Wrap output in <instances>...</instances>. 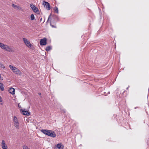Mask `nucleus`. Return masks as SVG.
<instances>
[{
  "label": "nucleus",
  "mask_w": 149,
  "mask_h": 149,
  "mask_svg": "<svg viewBox=\"0 0 149 149\" xmlns=\"http://www.w3.org/2000/svg\"><path fill=\"white\" fill-rule=\"evenodd\" d=\"M9 67L15 74L19 76L22 75V74L21 71L12 65H9Z\"/></svg>",
  "instance_id": "obj_1"
},
{
  "label": "nucleus",
  "mask_w": 149,
  "mask_h": 149,
  "mask_svg": "<svg viewBox=\"0 0 149 149\" xmlns=\"http://www.w3.org/2000/svg\"><path fill=\"white\" fill-rule=\"evenodd\" d=\"M13 122L15 128L19 129V124L17 117L15 116L13 117Z\"/></svg>",
  "instance_id": "obj_2"
},
{
  "label": "nucleus",
  "mask_w": 149,
  "mask_h": 149,
  "mask_svg": "<svg viewBox=\"0 0 149 149\" xmlns=\"http://www.w3.org/2000/svg\"><path fill=\"white\" fill-rule=\"evenodd\" d=\"M2 49L4 50L7 52H14V50L7 45L4 44Z\"/></svg>",
  "instance_id": "obj_3"
},
{
  "label": "nucleus",
  "mask_w": 149,
  "mask_h": 149,
  "mask_svg": "<svg viewBox=\"0 0 149 149\" xmlns=\"http://www.w3.org/2000/svg\"><path fill=\"white\" fill-rule=\"evenodd\" d=\"M30 6L32 8V10L33 11V12H34L37 14H39L40 13L39 11L38 8L37 7H36L34 5H33V4H30Z\"/></svg>",
  "instance_id": "obj_4"
},
{
  "label": "nucleus",
  "mask_w": 149,
  "mask_h": 149,
  "mask_svg": "<svg viewBox=\"0 0 149 149\" xmlns=\"http://www.w3.org/2000/svg\"><path fill=\"white\" fill-rule=\"evenodd\" d=\"M47 135L53 137H55L56 136V134L54 131L50 130H48Z\"/></svg>",
  "instance_id": "obj_5"
},
{
  "label": "nucleus",
  "mask_w": 149,
  "mask_h": 149,
  "mask_svg": "<svg viewBox=\"0 0 149 149\" xmlns=\"http://www.w3.org/2000/svg\"><path fill=\"white\" fill-rule=\"evenodd\" d=\"M23 40L25 44L28 47H31V44L30 43V42L27 39L25 38H23Z\"/></svg>",
  "instance_id": "obj_6"
},
{
  "label": "nucleus",
  "mask_w": 149,
  "mask_h": 149,
  "mask_svg": "<svg viewBox=\"0 0 149 149\" xmlns=\"http://www.w3.org/2000/svg\"><path fill=\"white\" fill-rule=\"evenodd\" d=\"M43 4L45 7L48 10H50V6L49 3L47 2L44 1Z\"/></svg>",
  "instance_id": "obj_7"
},
{
  "label": "nucleus",
  "mask_w": 149,
  "mask_h": 149,
  "mask_svg": "<svg viewBox=\"0 0 149 149\" xmlns=\"http://www.w3.org/2000/svg\"><path fill=\"white\" fill-rule=\"evenodd\" d=\"M47 39L45 38H43L40 40V45H45L47 44Z\"/></svg>",
  "instance_id": "obj_8"
},
{
  "label": "nucleus",
  "mask_w": 149,
  "mask_h": 149,
  "mask_svg": "<svg viewBox=\"0 0 149 149\" xmlns=\"http://www.w3.org/2000/svg\"><path fill=\"white\" fill-rule=\"evenodd\" d=\"M2 148L3 149H7V146L4 140H2L1 142Z\"/></svg>",
  "instance_id": "obj_9"
},
{
  "label": "nucleus",
  "mask_w": 149,
  "mask_h": 149,
  "mask_svg": "<svg viewBox=\"0 0 149 149\" xmlns=\"http://www.w3.org/2000/svg\"><path fill=\"white\" fill-rule=\"evenodd\" d=\"M22 111L23 112V114L25 115L29 116L30 114V113L27 111H25V109H22Z\"/></svg>",
  "instance_id": "obj_10"
},
{
  "label": "nucleus",
  "mask_w": 149,
  "mask_h": 149,
  "mask_svg": "<svg viewBox=\"0 0 149 149\" xmlns=\"http://www.w3.org/2000/svg\"><path fill=\"white\" fill-rule=\"evenodd\" d=\"M9 93L12 94L13 95L15 94V90L13 88H10L8 90Z\"/></svg>",
  "instance_id": "obj_11"
},
{
  "label": "nucleus",
  "mask_w": 149,
  "mask_h": 149,
  "mask_svg": "<svg viewBox=\"0 0 149 149\" xmlns=\"http://www.w3.org/2000/svg\"><path fill=\"white\" fill-rule=\"evenodd\" d=\"M56 147L58 149H63V146L61 143H58L56 145Z\"/></svg>",
  "instance_id": "obj_12"
},
{
  "label": "nucleus",
  "mask_w": 149,
  "mask_h": 149,
  "mask_svg": "<svg viewBox=\"0 0 149 149\" xmlns=\"http://www.w3.org/2000/svg\"><path fill=\"white\" fill-rule=\"evenodd\" d=\"M12 5V6H13L15 9H17L19 10H20L21 9V8L20 7L15 5L14 4H13Z\"/></svg>",
  "instance_id": "obj_13"
},
{
  "label": "nucleus",
  "mask_w": 149,
  "mask_h": 149,
  "mask_svg": "<svg viewBox=\"0 0 149 149\" xmlns=\"http://www.w3.org/2000/svg\"><path fill=\"white\" fill-rule=\"evenodd\" d=\"M48 130H41V131L44 134L47 135Z\"/></svg>",
  "instance_id": "obj_14"
},
{
  "label": "nucleus",
  "mask_w": 149,
  "mask_h": 149,
  "mask_svg": "<svg viewBox=\"0 0 149 149\" xmlns=\"http://www.w3.org/2000/svg\"><path fill=\"white\" fill-rule=\"evenodd\" d=\"M0 89L1 90L3 91L4 90L3 85L2 83H0Z\"/></svg>",
  "instance_id": "obj_15"
},
{
  "label": "nucleus",
  "mask_w": 149,
  "mask_h": 149,
  "mask_svg": "<svg viewBox=\"0 0 149 149\" xmlns=\"http://www.w3.org/2000/svg\"><path fill=\"white\" fill-rule=\"evenodd\" d=\"M51 49V47L50 46H48L46 47L45 50L48 52Z\"/></svg>",
  "instance_id": "obj_16"
},
{
  "label": "nucleus",
  "mask_w": 149,
  "mask_h": 149,
  "mask_svg": "<svg viewBox=\"0 0 149 149\" xmlns=\"http://www.w3.org/2000/svg\"><path fill=\"white\" fill-rule=\"evenodd\" d=\"M35 19L34 15L33 14H32L31 15V20H33Z\"/></svg>",
  "instance_id": "obj_17"
},
{
  "label": "nucleus",
  "mask_w": 149,
  "mask_h": 149,
  "mask_svg": "<svg viewBox=\"0 0 149 149\" xmlns=\"http://www.w3.org/2000/svg\"><path fill=\"white\" fill-rule=\"evenodd\" d=\"M54 10L56 13L57 14L58 13V10L57 7H56L55 8H54Z\"/></svg>",
  "instance_id": "obj_18"
},
{
  "label": "nucleus",
  "mask_w": 149,
  "mask_h": 149,
  "mask_svg": "<svg viewBox=\"0 0 149 149\" xmlns=\"http://www.w3.org/2000/svg\"><path fill=\"white\" fill-rule=\"evenodd\" d=\"M4 45V44L3 43L0 42V47L2 49H3V47Z\"/></svg>",
  "instance_id": "obj_19"
},
{
  "label": "nucleus",
  "mask_w": 149,
  "mask_h": 149,
  "mask_svg": "<svg viewBox=\"0 0 149 149\" xmlns=\"http://www.w3.org/2000/svg\"><path fill=\"white\" fill-rule=\"evenodd\" d=\"M0 67L4 69L5 68L4 65L1 63L0 62Z\"/></svg>",
  "instance_id": "obj_20"
},
{
  "label": "nucleus",
  "mask_w": 149,
  "mask_h": 149,
  "mask_svg": "<svg viewBox=\"0 0 149 149\" xmlns=\"http://www.w3.org/2000/svg\"><path fill=\"white\" fill-rule=\"evenodd\" d=\"M23 149H30L27 146H23Z\"/></svg>",
  "instance_id": "obj_21"
},
{
  "label": "nucleus",
  "mask_w": 149,
  "mask_h": 149,
  "mask_svg": "<svg viewBox=\"0 0 149 149\" xmlns=\"http://www.w3.org/2000/svg\"><path fill=\"white\" fill-rule=\"evenodd\" d=\"M50 25L51 26H52L53 28H56V27L55 26H54L53 25H52L51 24V22H50Z\"/></svg>",
  "instance_id": "obj_22"
},
{
  "label": "nucleus",
  "mask_w": 149,
  "mask_h": 149,
  "mask_svg": "<svg viewBox=\"0 0 149 149\" xmlns=\"http://www.w3.org/2000/svg\"><path fill=\"white\" fill-rule=\"evenodd\" d=\"M2 102V100H1V97L0 96V102ZM3 103H0V104H1V105H2L3 104Z\"/></svg>",
  "instance_id": "obj_23"
},
{
  "label": "nucleus",
  "mask_w": 149,
  "mask_h": 149,
  "mask_svg": "<svg viewBox=\"0 0 149 149\" xmlns=\"http://www.w3.org/2000/svg\"><path fill=\"white\" fill-rule=\"evenodd\" d=\"M51 14H50V15H49V17H48V20H47V22L49 20V18H50V16H51Z\"/></svg>",
  "instance_id": "obj_24"
},
{
  "label": "nucleus",
  "mask_w": 149,
  "mask_h": 149,
  "mask_svg": "<svg viewBox=\"0 0 149 149\" xmlns=\"http://www.w3.org/2000/svg\"><path fill=\"white\" fill-rule=\"evenodd\" d=\"M3 78L1 77V75L0 74V80H3Z\"/></svg>",
  "instance_id": "obj_25"
},
{
  "label": "nucleus",
  "mask_w": 149,
  "mask_h": 149,
  "mask_svg": "<svg viewBox=\"0 0 149 149\" xmlns=\"http://www.w3.org/2000/svg\"><path fill=\"white\" fill-rule=\"evenodd\" d=\"M18 107L19 108H21V105H20L19 104H18Z\"/></svg>",
  "instance_id": "obj_26"
},
{
  "label": "nucleus",
  "mask_w": 149,
  "mask_h": 149,
  "mask_svg": "<svg viewBox=\"0 0 149 149\" xmlns=\"http://www.w3.org/2000/svg\"><path fill=\"white\" fill-rule=\"evenodd\" d=\"M62 111L64 112V113L65 112V110H62Z\"/></svg>",
  "instance_id": "obj_27"
},
{
  "label": "nucleus",
  "mask_w": 149,
  "mask_h": 149,
  "mask_svg": "<svg viewBox=\"0 0 149 149\" xmlns=\"http://www.w3.org/2000/svg\"><path fill=\"white\" fill-rule=\"evenodd\" d=\"M42 19V18H41L40 19V22H41V21Z\"/></svg>",
  "instance_id": "obj_28"
},
{
  "label": "nucleus",
  "mask_w": 149,
  "mask_h": 149,
  "mask_svg": "<svg viewBox=\"0 0 149 149\" xmlns=\"http://www.w3.org/2000/svg\"><path fill=\"white\" fill-rule=\"evenodd\" d=\"M137 108H138V107H135L134 108V109H136Z\"/></svg>",
  "instance_id": "obj_29"
},
{
  "label": "nucleus",
  "mask_w": 149,
  "mask_h": 149,
  "mask_svg": "<svg viewBox=\"0 0 149 149\" xmlns=\"http://www.w3.org/2000/svg\"><path fill=\"white\" fill-rule=\"evenodd\" d=\"M39 95H41V93H38Z\"/></svg>",
  "instance_id": "obj_30"
},
{
  "label": "nucleus",
  "mask_w": 149,
  "mask_h": 149,
  "mask_svg": "<svg viewBox=\"0 0 149 149\" xmlns=\"http://www.w3.org/2000/svg\"><path fill=\"white\" fill-rule=\"evenodd\" d=\"M128 87L127 88V89H128Z\"/></svg>",
  "instance_id": "obj_31"
},
{
  "label": "nucleus",
  "mask_w": 149,
  "mask_h": 149,
  "mask_svg": "<svg viewBox=\"0 0 149 149\" xmlns=\"http://www.w3.org/2000/svg\"><path fill=\"white\" fill-rule=\"evenodd\" d=\"M0 149H1L0 148Z\"/></svg>",
  "instance_id": "obj_32"
}]
</instances>
